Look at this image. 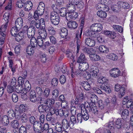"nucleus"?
<instances>
[{
  "label": "nucleus",
  "instance_id": "f257e3e1",
  "mask_svg": "<svg viewBox=\"0 0 133 133\" xmlns=\"http://www.w3.org/2000/svg\"><path fill=\"white\" fill-rule=\"evenodd\" d=\"M10 16V14L8 12L5 13L3 15L4 19L6 22L5 24L2 25L0 28V35L2 37H5V32L8 25V23L9 22Z\"/></svg>",
  "mask_w": 133,
  "mask_h": 133
},
{
  "label": "nucleus",
  "instance_id": "f03ea898",
  "mask_svg": "<svg viewBox=\"0 0 133 133\" xmlns=\"http://www.w3.org/2000/svg\"><path fill=\"white\" fill-rule=\"evenodd\" d=\"M50 19L52 23L55 25H57L59 21V17L55 11L52 12L50 14Z\"/></svg>",
  "mask_w": 133,
  "mask_h": 133
},
{
  "label": "nucleus",
  "instance_id": "7ed1b4c3",
  "mask_svg": "<svg viewBox=\"0 0 133 133\" xmlns=\"http://www.w3.org/2000/svg\"><path fill=\"white\" fill-rule=\"evenodd\" d=\"M125 85H123L121 86V85L118 84L115 85V90L116 91H120L118 94V97L121 98L125 94Z\"/></svg>",
  "mask_w": 133,
  "mask_h": 133
},
{
  "label": "nucleus",
  "instance_id": "20e7f679",
  "mask_svg": "<svg viewBox=\"0 0 133 133\" xmlns=\"http://www.w3.org/2000/svg\"><path fill=\"white\" fill-rule=\"evenodd\" d=\"M75 115H72L71 116L70 118L71 124V127H73L74 124H77L79 122L80 123H81V116H80V114H78L77 116V120L76 119Z\"/></svg>",
  "mask_w": 133,
  "mask_h": 133
},
{
  "label": "nucleus",
  "instance_id": "39448f33",
  "mask_svg": "<svg viewBox=\"0 0 133 133\" xmlns=\"http://www.w3.org/2000/svg\"><path fill=\"white\" fill-rule=\"evenodd\" d=\"M45 7V5L43 2H41L39 3L36 12L39 16H41L43 14Z\"/></svg>",
  "mask_w": 133,
  "mask_h": 133
},
{
  "label": "nucleus",
  "instance_id": "423d86ee",
  "mask_svg": "<svg viewBox=\"0 0 133 133\" xmlns=\"http://www.w3.org/2000/svg\"><path fill=\"white\" fill-rule=\"evenodd\" d=\"M78 16V13L74 11L69 12L67 14L66 19L68 21L72 19H75Z\"/></svg>",
  "mask_w": 133,
  "mask_h": 133
},
{
  "label": "nucleus",
  "instance_id": "0eeeda50",
  "mask_svg": "<svg viewBox=\"0 0 133 133\" xmlns=\"http://www.w3.org/2000/svg\"><path fill=\"white\" fill-rule=\"evenodd\" d=\"M102 28V25L99 23H94L90 27V29L91 30L96 32L101 31Z\"/></svg>",
  "mask_w": 133,
  "mask_h": 133
},
{
  "label": "nucleus",
  "instance_id": "6e6552de",
  "mask_svg": "<svg viewBox=\"0 0 133 133\" xmlns=\"http://www.w3.org/2000/svg\"><path fill=\"white\" fill-rule=\"evenodd\" d=\"M69 2L75 5L80 9L82 8L84 6V4L81 0H69Z\"/></svg>",
  "mask_w": 133,
  "mask_h": 133
},
{
  "label": "nucleus",
  "instance_id": "1a4fd4ad",
  "mask_svg": "<svg viewBox=\"0 0 133 133\" xmlns=\"http://www.w3.org/2000/svg\"><path fill=\"white\" fill-rule=\"evenodd\" d=\"M36 28L33 26H30L29 27V30H28L27 32V34L28 37L29 38L34 37L35 32Z\"/></svg>",
  "mask_w": 133,
  "mask_h": 133
},
{
  "label": "nucleus",
  "instance_id": "9d476101",
  "mask_svg": "<svg viewBox=\"0 0 133 133\" xmlns=\"http://www.w3.org/2000/svg\"><path fill=\"white\" fill-rule=\"evenodd\" d=\"M81 112V113H78V114H80V115L82 123L83 120L85 121L88 120L89 118V116L87 111L85 110H84L82 109Z\"/></svg>",
  "mask_w": 133,
  "mask_h": 133
},
{
  "label": "nucleus",
  "instance_id": "9b49d317",
  "mask_svg": "<svg viewBox=\"0 0 133 133\" xmlns=\"http://www.w3.org/2000/svg\"><path fill=\"white\" fill-rule=\"evenodd\" d=\"M82 30L83 28L82 27L79 28L77 30L76 38L77 44H81V41L80 39H81V36L82 33Z\"/></svg>",
  "mask_w": 133,
  "mask_h": 133
},
{
  "label": "nucleus",
  "instance_id": "f8f14e48",
  "mask_svg": "<svg viewBox=\"0 0 133 133\" xmlns=\"http://www.w3.org/2000/svg\"><path fill=\"white\" fill-rule=\"evenodd\" d=\"M110 74L112 77L116 78L120 76V71L117 68H114L110 71Z\"/></svg>",
  "mask_w": 133,
  "mask_h": 133
},
{
  "label": "nucleus",
  "instance_id": "ddd939ff",
  "mask_svg": "<svg viewBox=\"0 0 133 133\" xmlns=\"http://www.w3.org/2000/svg\"><path fill=\"white\" fill-rule=\"evenodd\" d=\"M43 123L39 121H36L33 125L34 130L35 131L39 132L41 130Z\"/></svg>",
  "mask_w": 133,
  "mask_h": 133
},
{
  "label": "nucleus",
  "instance_id": "4468645a",
  "mask_svg": "<svg viewBox=\"0 0 133 133\" xmlns=\"http://www.w3.org/2000/svg\"><path fill=\"white\" fill-rule=\"evenodd\" d=\"M89 67V65L86 62L79 63V69L81 71H85L87 70Z\"/></svg>",
  "mask_w": 133,
  "mask_h": 133
},
{
  "label": "nucleus",
  "instance_id": "2eb2a0df",
  "mask_svg": "<svg viewBox=\"0 0 133 133\" xmlns=\"http://www.w3.org/2000/svg\"><path fill=\"white\" fill-rule=\"evenodd\" d=\"M38 34L40 36V37L42 38L43 39H45L47 37V34L46 30L44 29V28H42L39 29L38 32Z\"/></svg>",
  "mask_w": 133,
  "mask_h": 133
},
{
  "label": "nucleus",
  "instance_id": "dca6fc26",
  "mask_svg": "<svg viewBox=\"0 0 133 133\" xmlns=\"http://www.w3.org/2000/svg\"><path fill=\"white\" fill-rule=\"evenodd\" d=\"M85 43L87 45L90 47L94 46L95 44V41L90 38H86L85 40Z\"/></svg>",
  "mask_w": 133,
  "mask_h": 133
},
{
  "label": "nucleus",
  "instance_id": "f3484780",
  "mask_svg": "<svg viewBox=\"0 0 133 133\" xmlns=\"http://www.w3.org/2000/svg\"><path fill=\"white\" fill-rule=\"evenodd\" d=\"M23 21L21 17L18 18L15 22V26L18 29H21L23 26Z\"/></svg>",
  "mask_w": 133,
  "mask_h": 133
},
{
  "label": "nucleus",
  "instance_id": "a211bd4d",
  "mask_svg": "<svg viewBox=\"0 0 133 133\" xmlns=\"http://www.w3.org/2000/svg\"><path fill=\"white\" fill-rule=\"evenodd\" d=\"M67 24L68 27L71 29H75L78 26L77 23L74 21H69L67 23Z\"/></svg>",
  "mask_w": 133,
  "mask_h": 133
},
{
  "label": "nucleus",
  "instance_id": "6ab92c4d",
  "mask_svg": "<svg viewBox=\"0 0 133 133\" xmlns=\"http://www.w3.org/2000/svg\"><path fill=\"white\" fill-rule=\"evenodd\" d=\"M71 122H69L68 120L66 119H63L62 121V126L63 128L64 129H66L69 127L70 128H72V127H71Z\"/></svg>",
  "mask_w": 133,
  "mask_h": 133
},
{
  "label": "nucleus",
  "instance_id": "aec40b11",
  "mask_svg": "<svg viewBox=\"0 0 133 133\" xmlns=\"http://www.w3.org/2000/svg\"><path fill=\"white\" fill-rule=\"evenodd\" d=\"M118 6L119 8L127 9L129 8V4L127 3L122 1H119L117 2Z\"/></svg>",
  "mask_w": 133,
  "mask_h": 133
},
{
  "label": "nucleus",
  "instance_id": "412c9836",
  "mask_svg": "<svg viewBox=\"0 0 133 133\" xmlns=\"http://www.w3.org/2000/svg\"><path fill=\"white\" fill-rule=\"evenodd\" d=\"M82 87L86 90H89L91 89L90 84L87 81H83L81 83Z\"/></svg>",
  "mask_w": 133,
  "mask_h": 133
},
{
  "label": "nucleus",
  "instance_id": "4be33fe9",
  "mask_svg": "<svg viewBox=\"0 0 133 133\" xmlns=\"http://www.w3.org/2000/svg\"><path fill=\"white\" fill-rule=\"evenodd\" d=\"M119 113L121 115V116L123 118H127L129 115V111L127 109H125L123 110H121Z\"/></svg>",
  "mask_w": 133,
  "mask_h": 133
},
{
  "label": "nucleus",
  "instance_id": "5701e85b",
  "mask_svg": "<svg viewBox=\"0 0 133 133\" xmlns=\"http://www.w3.org/2000/svg\"><path fill=\"white\" fill-rule=\"evenodd\" d=\"M98 71L97 68L95 66H92L90 70V74L93 76L95 77L97 75Z\"/></svg>",
  "mask_w": 133,
  "mask_h": 133
},
{
  "label": "nucleus",
  "instance_id": "b1692460",
  "mask_svg": "<svg viewBox=\"0 0 133 133\" xmlns=\"http://www.w3.org/2000/svg\"><path fill=\"white\" fill-rule=\"evenodd\" d=\"M32 4L30 1L27 2L24 4L25 10V11H28L30 10L32 8Z\"/></svg>",
  "mask_w": 133,
  "mask_h": 133
},
{
  "label": "nucleus",
  "instance_id": "393cba45",
  "mask_svg": "<svg viewBox=\"0 0 133 133\" xmlns=\"http://www.w3.org/2000/svg\"><path fill=\"white\" fill-rule=\"evenodd\" d=\"M66 57L68 58V59L69 60H72L73 62H75V60L74 59V56L73 53L71 52L67 51L66 53Z\"/></svg>",
  "mask_w": 133,
  "mask_h": 133
},
{
  "label": "nucleus",
  "instance_id": "a878e982",
  "mask_svg": "<svg viewBox=\"0 0 133 133\" xmlns=\"http://www.w3.org/2000/svg\"><path fill=\"white\" fill-rule=\"evenodd\" d=\"M30 24L33 26L34 25L37 28H42V26H41V24H40L39 20L35 21L34 20L32 21L31 22Z\"/></svg>",
  "mask_w": 133,
  "mask_h": 133
},
{
  "label": "nucleus",
  "instance_id": "bb28decb",
  "mask_svg": "<svg viewBox=\"0 0 133 133\" xmlns=\"http://www.w3.org/2000/svg\"><path fill=\"white\" fill-rule=\"evenodd\" d=\"M66 8L69 12L74 11L76 9L74 4L70 3L66 5Z\"/></svg>",
  "mask_w": 133,
  "mask_h": 133
},
{
  "label": "nucleus",
  "instance_id": "cd10ccee",
  "mask_svg": "<svg viewBox=\"0 0 133 133\" xmlns=\"http://www.w3.org/2000/svg\"><path fill=\"white\" fill-rule=\"evenodd\" d=\"M100 88L102 90H104L106 92L110 93L111 92V89L109 86L105 85L104 84H102L100 86Z\"/></svg>",
  "mask_w": 133,
  "mask_h": 133
},
{
  "label": "nucleus",
  "instance_id": "c85d7f7f",
  "mask_svg": "<svg viewBox=\"0 0 133 133\" xmlns=\"http://www.w3.org/2000/svg\"><path fill=\"white\" fill-rule=\"evenodd\" d=\"M124 122L123 119H117L115 122V127L117 129H120Z\"/></svg>",
  "mask_w": 133,
  "mask_h": 133
},
{
  "label": "nucleus",
  "instance_id": "c756f323",
  "mask_svg": "<svg viewBox=\"0 0 133 133\" xmlns=\"http://www.w3.org/2000/svg\"><path fill=\"white\" fill-rule=\"evenodd\" d=\"M91 102H90V103H88V102H86L84 104H82L81 105V110H82V109H83L84 110H85L87 111L89 110V108H90V103Z\"/></svg>",
  "mask_w": 133,
  "mask_h": 133
},
{
  "label": "nucleus",
  "instance_id": "7c9ffc66",
  "mask_svg": "<svg viewBox=\"0 0 133 133\" xmlns=\"http://www.w3.org/2000/svg\"><path fill=\"white\" fill-rule=\"evenodd\" d=\"M89 56L91 60L94 61H99L100 59V56L95 54H90Z\"/></svg>",
  "mask_w": 133,
  "mask_h": 133
},
{
  "label": "nucleus",
  "instance_id": "2f4dec72",
  "mask_svg": "<svg viewBox=\"0 0 133 133\" xmlns=\"http://www.w3.org/2000/svg\"><path fill=\"white\" fill-rule=\"evenodd\" d=\"M87 59L86 58L84 54L82 53L78 57L77 62L79 63L86 62Z\"/></svg>",
  "mask_w": 133,
  "mask_h": 133
},
{
  "label": "nucleus",
  "instance_id": "473e14b6",
  "mask_svg": "<svg viewBox=\"0 0 133 133\" xmlns=\"http://www.w3.org/2000/svg\"><path fill=\"white\" fill-rule=\"evenodd\" d=\"M56 115H59L60 116H62L63 115L65 116V117H66V116L65 115V112L66 113V116H67L68 115V112H64L63 110L62 109H61L59 110H58V109H56Z\"/></svg>",
  "mask_w": 133,
  "mask_h": 133
},
{
  "label": "nucleus",
  "instance_id": "72a5a7b5",
  "mask_svg": "<svg viewBox=\"0 0 133 133\" xmlns=\"http://www.w3.org/2000/svg\"><path fill=\"white\" fill-rule=\"evenodd\" d=\"M55 100L53 99H48L46 101H45L44 103L45 105L51 106L54 104Z\"/></svg>",
  "mask_w": 133,
  "mask_h": 133
},
{
  "label": "nucleus",
  "instance_id": "f704fd0d",
  "mask_svg": "<svg viewBox=\"0 0 133 133\" xmlns=\"http://www.w3.org/2000/svg\"><path fill=\"white\" fill-rule=\"evenodd\" d=\"M15 36L16 40L18 42H19L24 38V34L22 32H20Z\"/></svg>",
  "mask_w": 133,
  "mask_h": 133
},
{
  "label": "nucleus",
  "instance_id": "c9c22d12",
  "mask_svg": "<svg viewBox=\"0 0 133 133\" xmlns=\"http://www.w3.org/2000/svg\"><path fill=\"white\" fill-rule=\"evenodd\" d=\"M98 48L100 52L102 53H107L109 51L108 49L106 46L103 45H100Z\"/></svg>",
  "mask_w": 133,
  "mask_h": 133
},
{
  "label": "nucleus",
  "instance_id": "e433bc0d",
  "mask_svg": "<svg viewBox=\"0 0 133 133\" xmlns=\"http://www.w3.org/2000/svg\"><path fill=\"white\" fill-rule=\"evenodd\" d=\"M68 30L66 28H62L60 32V35L61 37L64 38L68 35Z\"/></svg>",
  "mask_w": 133,
  "mask_h": 133
},
{
  "label": "nucleus",
  "instance_id": "4c0bfd02",
  "mask_svg": "<svg viewBox=\"0 0 133 133\" xmlns=\"http://www.w3.org/2000/svg\"><path fill=\"white\" fill-rule=\"evenodd\" d=\"M107 57L111 60L116 61L117 60L118 56L116 54L111 53L107 56Z\"/></svg>",
  "mask_w": 133,
  "mask_h": 133
},
{
  "label": "nucleus",
  "instance_id": "58836bf2",
  "mask_svg": "<svg viewBox=\"0 0 133 133\" xmlns=\"http://www.w3.org/2000/svg\"><path fill=\"white\" fill-rule=\"evenodd\" d=\"M97 15L98 16L101 18H105L107 16V13L102 10L99 11L97 13Z\"/></svg>",
  "mask_w": 133,
  "mask_h": 133
},
{
  "label": "nucleus",
  "instance_id": "ea45409f",
  "mask_svg": "<svg viewBox=\"0 0 133 133\" xmlns=\"http://www.w3.org/2000/svg\"><path fill=\"white\" fill-rule=\"evenodd\" d=\"M30 42L31 47L35 48L37 46V40H36L35 37L31 38Z\"/></svg>",
  "mask_w": 133,
  "mask_h": 133
},
{
  "label": "nucleus",
  "instance_id": "a19ab883",
  "mask_svg": "<svg viewBox=\"0 0 133 133\" xmlns=\"http://www.w3.org/2000/svg\"><path fill=\"white\" fill-rule=\"evenodd\" d=\"M107 7H108L107 5L101 3L97 4L96 8L97 10H104L105 9L107 8Z\"/></svg>",
  "mask_w": 133,
  "mask_h": 133
},
{
  "label": "nucleus",
  "instance_id": "79ce46f5",
  "mask_svg": "<svg viewBox=\"0 0 133 133\" xmlns=\"http://www.w3.org/2000/svg\"><path fill=\"white\" fill-rule=\"evenodd\" d=\"M19 29L17 28L16 27H12L11 30V33L12 36H16L18 31Z\"/></svg>",
  "mask_w": 133,
  "mask_h": 133
},
{
  "label": "nucleus",
  "instance_id": "37998d69",
  "mask_svg": "<svg viewBox=\"0 0 133 133\" xmlns=\"http://www.w3.org/2000/svg\"><path fill=\"white\" fill-rule=\"evenodd\" d=\"M132 101L131 99H130L129 100L128 99V97L126 96L124 97L123 101V104H127V106H129L130 105V102Z\"/></svg>",
  "mask_w": 133,
  "mask_h": 133
},
{
  "label": "nucleus",
  "instance_id": "c03bdc74",
  "mask_svg": "<svg viewBox=\"0 0 133 133\" xmlns=\"http://www.w3.org/2000/svg\"><path fill=\"white\" fill-rule=\"evenodd\" d=\"M113 27L114 29L120 33H122L123 32V28L121 26L119 25H115L113 26Z\"/></svg>",
  "mask_w": 133,
  "mask_h": 133
},
{
  "label": "nucleus",
  "instance_id": "a18cd8bd",
  "mask_svg": "<svg viewBox=\"0 0 133 133\" xmlns=\"http://www.w3.org/2000/svg\"><path fill=\"white\" fill-rule=\"evenodd\" d=\"M26 51L28 54L31 55L34 52V48L30 46H29L26 49Z\"/></svg>",
  "mask_w": 133,
  "mask_h": 133
},
{
  "label": "nucleus",
  "instance_id": "49530a36",
  "mask_svg": "<svg viewBox=\"0 0 133 133\" xmlns=\"http://www.w3.org/2000/svg\"><path fill=\"white\" fill-rule=\"evenodd\" d=\"M82 76L85 78L88 79L90 78L91 75L87 71H84L82 73Z\"/></svg>",
  "mask_w": 133,
  "mask_h": 133
},
{
  "label": "nucleus",
  "instance_id": "de8ad7c7",
  "mask_svg": "<svg viewBox=\"0 0 133 133\" xmlns=\"http://www.w3.org/2000/svg\"><path fill=\"white\" fill-rule=\"evenodd\" d=\"M59 12L60 14V15L61 16L64 17L65 16H66L68 13L66 12V10L65 8H61L59 11Z\"/></svg>",
  "mask_w": 133,
  "mask_h": 133
},
{
  "label": "nucleus",
  "instance_id": "09e8293b",
  "mask_svg": "<svg viewBox=\"0 0 133 133\" xmlns=\"http://www.w3.org/2000/svg\"><path fill=\"white\" fill-rule=\"evenodd\" d=\"M8 115L9 117L11 119H13L15 115V113L14 110L12 109L9 110L8 112Z\"/></svg>",
  "mask_w": 133,
  "mask_h": 133
},
{
  "label": "nucleus",
  "instance_id": "8fccbe9b",
  "mask_svg": "<svg viewBox=\"0 0 133 133\" xmlns=\"http://www.w3.org/2000/svg\"><path fill=\"white\" fill-rule=\"evenodd\" d=\"M1 121L2 123L5 124V125H7L9 123V120L8 117L6 115L3 116Z\"/></svg>",
  "mask_w": 133,
  "mask_h": 133
},
{
  "label": "nucleus",
  "instance_id": "3c124183",
  "mask_svg": "<svg viewBox=\"0 0 133 133\" xmlns=\"http://www.w3.org/2000/svg\"><path fill=\"white\" fill-rule=\"evenodd\" d=\"M26 107L23 104H21L18 108V111L21 114V113L25 112L26 110Z\"/></svg>",
  "mask_w": 133,
  "mask_h": 133
},
{
  "label": "nucleus",
  "instance_id": "603ef678",
  "mask_svg": "<svg viewBox=\"0 0 133 133\" xmlns=\"http://www.w3.org/2000/svg\"><path fill=\"white\" fill-rule=\"evenodd\" d=\"M45 104L44 103L38 106V109L40 113L44 112H45Z\"/></svg>",
  "mask_w": 133,
  "mask_h": 133
},
{
  "label": "nucleus",
  "instance_id": "864d4df0",
  "mask_svg": "<svg viewBox=\"0 0 133 133\" xmlns=\"http://www.w3.org/2000/svg\"><path fill=\"white\" fill-rule=\"evenodd\" d=\"M11 126L14 129H17L19 126L18 121L17 120L13 121L11 123Z\"/></svg>",
  "mask_w": 133,
  "mask_h": 133
},
{
  "label": "nucleus",
  "instance_id": "5fc2aeb1",
  "mask_svg": "<svg viewBox=\"0 0 133 133\" xmlns=\"http://www.w3.org/2000/svg\"><path fill=\"white\" fill-rule=\"evenodd\" d=\"M108 81V80L103 77H100L98 79V82L99 83H105L107 82Z\"/></svg>",
  "mask_w": 133,
  "mask_h": 133
},
{
  "label": "nucleus",
  "instance_id": "6e6d98bb",
  "mask_svg": "<svg viewBox=\"0 0 133 133\" xmlns=\"http://www.w3.org/2000/svg\"><path fill=\"white\" fill-rule=\"evenodd\" d=\"M62 126L61 124L57 123L55 126V129L56 131L58 132H61L62 130Z\"/></svg>",
  "mask_w": 133,
  "mask_h": 133
},
{
  "label": "nucleus",
  "instance_id": "4d7b16f0",
  "mask_svg": "<svg viewBox=\"0 0 133 133\" xmlns=\"http://www.w3.org/2000/svg\"><path fill=\"white\" fill-rule=\"evenodd\" d=\"M49 125L47 123H45L42 126L41 129L40 131L42 132H44L48 130L49 128Z\"/></svg>",
  "mask_w": 133,
  "mask_h": 133
},
{
  "label": "nucleus",
  "instance_id": "13d9d810",
  "mask_svg": "<svg viewBox=\"0 0 133 133\" xmlns=\"http://www.w3.org/2000/svg\"><path fill=\"white\" fill-rule=\"evenodd\" d=\"M15 91V87L14 86H11L8 85L7 86V91L9 93H12Z\"/></svg>",
  "mask_w": 133,
  "mask_h": 133
},
{
  "label": "nucleus",
  "instance_id": "bf43d9fd",
  "mask_svg": "<svg viewBox=\"0 0 133 133\" xmlns=\"http://www.w3.org/2000/svg\"><path fill=\"white\" fill-rule=\"evenodd\" d=\"M42 38H38L37 39V45L40 47L43 45V41Z\"/></svg>",
  "mask_w": 133,
  "mask_h": 133
},
{
  "label": "nucleus",
  "instance_id": "052dcab7",
  "mask_svg": "<svg viewBox=\"0 0 133 133\" xmlns=\"http://www.w3.org/2000/svg\"><path fill=\"white\" fill-rule=\"evenodd\" d=\"M31 86L28 81H26L24 84V88L27 89L28 90H30L31 89Z\"/></svg>",
  "mask_w": 133,
  "mask_h": 133
},
{
  "label": "nucleus",
  "instance_id": "680f3d73",
  "mask_svg": "<svg viewBox=\"0 0 133 133\" xmlns=\"http://www.w3.org/2000/svg\"><path fill=\"white\" fill-rule=\"evenodd\" d=\"M49 34L52 35H54L55 33V31L53 28L49 27L47 29Z\"/></svg>",
  "mask_w": 133,
  "mask_h": 133
},
{
  "label": "nucleus",
  "instance_id": "e2e57ef3",
  "mask_svg": "<svg viewBox=\"0 0 133 133\" xmlns=\"http://www.w3.org/2000/svg\"><path fill=\"white\" fill-rule=\"evenodd\" d=\"M15 90L18 93H21L22 92V90L23 89V88L22 87V85H16L15 87Z\"/></svg>",
  "mask_w": 133,
  "mask_h": 133
},
{
  "label": "nucleus",
  "instance_id": "0e129e2a",
  "mask_svg": "<svg viewBox=\"0 0 133 133\" xmlns=\"http://www.w3.org/2000/svg\"><path fill=\"white\" fill-rule=\"evenodd\" d=\"M12 99L14 102H16L18 100V97L17 95L15 93H14L12 96Z\"/></svg>",
  "mask_w": 133,
  "mask_h": 133
},
{
  "label": "nucleus",
  "instance_id": "69168bd1",
  "mask_svg": "<svg viewBox=\"0 0 133 133\" xmlns=\"http://www.w3.org/2000/svg\"><path fill=\"white\" fill-rule=\"evenodd\" d=\"M98 105L99 108L102 109L104 108V105L103 102L102 100H99L98 102Z\"/></svg>",
  "mask_w": 133,
  "mask_h": 133
},
{
  "label": "nucleus",
  "instance_id": "338daca9",
  "mask_svg": "<svg viewBox=\"0 0 133 133\" xmlns=\"http://www.w3.org/2000/svg\"><path fill=\"white\" fill-rule=\"evenodd\" d=\"M19 133H26V128L23 126H22L19 129Z\"/></svg>",
  "mask_w": 133,
  "mask_h": 133
},
{
  "label": "nucleus",
  "instance_id": "774afa93",
  "mask_svg": "<svg viewBox=\"0 0 133 133\" xmlns=\"http://www.w3.org/2000/svg\"><path fill=\"white\" fill-rule=\"evenodd\" d=\"M20 47L19 45H16L15 49V52L17 55H19L20 53Z\"/></svg>",
  "mask_w": 133,
  "mask_h": 133
}]
</instances>
